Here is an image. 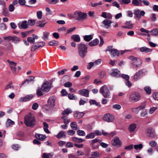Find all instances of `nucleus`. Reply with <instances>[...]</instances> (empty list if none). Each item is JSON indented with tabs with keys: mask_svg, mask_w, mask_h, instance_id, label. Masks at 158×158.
I'll list each match as a JSON object with an SVG mask.
<instances>
[{
	"mask_svg": "<svg viewBox=\"0 0 158 158\" xmlns=\"http://www.w3.org/2000/svg\"><path fill=\"white\" fill-rule=\"evenodd\" d=\"M24 122L25 125L27 127H32L35 125L36 124L34 116L31 114L25 116Z\"/></svg>",
	"mask_w": 158,
	"mask_h": 158,
	"instance_id": "f257e3e1",
	"label": "nucleus"
},
{
	"mask_svg": "<svg viewBox=\"0 0 158 158\" xmlns=\"http://www.w3.org/2000/svg\"><path fill=\"white\" fill-rule=\"evenodd\" d=\"M77 47L79 56L81 58H84L88 52V47L87 45L85 44L80 43L78 45Z\"/></svg>",
	"mask_w": 158,
	"mask_h": 158,
	"instance_id": "f03ea898",
	"label": "nucleus"
},
{
	"mask_svg": "<svg viewBox=\"0 0 158 158\" xmlns=\"http://www.w3.org/2000/svg\"><path fill=\"white\" fill-rule=\"evenodd\" d=\"M68 16H71L72 18H75L77 20H84L86 19L87 15L85 13L77 11L73 15H68Z\"/></svg>",
	"mask_w": 158,
	"mask_h": 158,
	"instance_id": "7ed1b4c3",
	"label": "nucleus"
},
{
	"mask_svg": "<svg viewBox=\"0 0 158 158\" xmlns=\"http://www.w3.org/2000/svg\"><path fill=\"white\" fill-rule=\"evenodd\" d=\"M141 98L140 94L137 92H133L130 94L129 100L132 102H135L139 101Z\"/></svg>",
	"mask_w": 158,
	"mask_h": 158,
	"instance_id": "20e7f679",
	"label": "nucleus"
},
{
	"mask_svg": "<svg viewBox=\"0 0 158 158\" xmlns=\"http://www.w3.org/2000/svg\"><path fill=\"white\" fill-rule=\"evenodd\" d=\"M100 92L105 98H108L110 97V91L107 86L105 85L102 86L100 88Z\"/></svg>",
	"mask_w": 158,
	"mask_h": 158,
	"instance_id": "39448f33",
	"label": "nucleus"
},
{
	"mask_svg": "<svg viewBox=\"0 0 158 158\" xmlns=\"http://www.w3.org/2000/svg\"><path fill=\"white\" fill-rule=\"evenodd\" d=\"M147 73V71L145 69H141L137 72L134 75L133 79L137 81L141 77L146 75Z\"/></svg>",
	"mask_w": 158,
	"mask_h": 158,
	"instance_id": "423d86ee",
	"label": "nucleus"
},
{
	"mask_svg": "<svg viewBox=\"0 0 158 158\" xmlns=\"http://www.w3.org/2000/svg\"><path fill=\"white\" fill-rule=\"evenodd\" d=\"M106 51L110 52V55L113 56H118L119 55V52L118 51L114 48H113L112 46L108 47L106 49Z\"/></svg>",
	"mask_w": 158,
	"mask_h": 158,
	"instance_id": "0eeeda50",
	"label": "nucleus"
},
{
	"mask_svg": "<svg viewBox=\"0 0 158 158\" xmlns=\"http://www.w3.org/2000/svg\"><path fill=\"white\" fill-rule=\"evenodd\" d=\"M103 119L108 122H111L114 120V117L113 115L108 113L104 115Z\"/></svg>",
	"mask_w": 158,
	"mask_h": 158,
	"instance_id": "6e6552de",
	"label": "nucleus"
},
{
	"mask_svg": "<svg viewBox=\"0 0 158 158\" xmlns=\"http://www.w3.org/2000/svg\"><path fill=\"white\" fill-rule=\"evenodd\" d=\"M147 135L149 137L154 138L156 136V134L154 129L151 127L148 128L146 130Z\"/></svg>",
	"mask_w": 158,
	"mask_h": 158,
	"instance_id": "1a4fd4ad",
	"label": "nucleus"
},
{
	"mask_svg": "<svg viewBox=\"0 0 158 158\" xmlns=\"http://www.w3.org/2000/svg\"><path fill=\"white\" fill-rule=\"evenodd\" d=\"M112 143L113 145L116 146L118 147L121 145V142L119 138L117 137H115L112 141Z\"/></svg>",
	"mask_w": 158,
	"mask_h": 158,
	"instance_id": "9d476101",
	"label": "nucleus"
},
{
	"mask_svg": "<svg viewBox=\"0 0 158 158\" xmlns=\"http://www.w3.org/2000/svg\"><path fill=\"white\" fill-rule=\"evenodd\" d=\"M50 88V85L47 81L44 83L42 87L43 91L46 92H48L49 91Z\"/></svg>",
	"mask_w": 158,
	"mask_h": 158,
	"instance_id": "9b49d317",
	"label": "nucleus"
},
{
	"mask_svg": "<svg viewBox=\"0 0 158 158\" xmlns=\"http://www.w3.org/2000/svg\"><path fill=\"white\" fill-rule=\"evenodd\" d=\"M56 99V98L55 97L53 96L50 97L48 101V105L52 107L55 106Z\"/></svg>",
	"mask_w": 158,
	"mask_h": 158,
	"instance_id": "f8f14e48",
	"label": "nucleus"
},
{
	"mask_svg": "<svg viewBox=\"0 0 158 158\" xmlns=\"http://www.w3.org/2000/svg\"><path fill=\"white\" fill-rule=\"evenodd\" d=\"M7 61L9 63V65L13 73L14 74L15 73H16V64L13 61H11L9 60H7Z\"/></svg>",
	"mask_w": 158,
	"mask_h": 158,
	"instance_id": "ddd939ff",
	"label": "nucleus"
},
{
	"mask_svg": "<svg viewBox=\"0 0 158 158\" xmlns=\"http://www.w3.org/2000/svg\"><path fill=\"white\" fill-rule=\"evenodd\" d=\"M89 91L85 89H83L79 91V94L86 97H89Z\"/></svg>",
	"mask_w": 158,
	"mask_h": 158,
	"instance_id": "4468645a",
	"label": "nucleus"
},
{
	"mask_svg": "<svg viewBox=\"0 0 158 158\" xmlns=\"http://www.w3.org/2000/svg\"><path fill=\"white\" fill-rule=\"evenodd\" d=\"M110 74L113 77H118L120 76V72L117 69H114L111 70Z\"/></svg>",
	"mask_w": 158,
	"mask_h": 158,
	"instance_id": "2eb2a0df",
	"label": "nucleus"
},
{
	"mask_svg": "<svg viewBox=\"0 0 158 158\" xmlns=\"http://www.w3.org/2000/svg\"><path fill=\"white\" fill-rule=\"evenodd\" d=\"M145 12L144 11H140L139 9L135 10V14L138 18H140L142 16H144Z\"/></svg>",
	"mask_w": 158,
	"mask_h": 158,
	"instance_id": "dca6fc26",
	"label": "nucleus"
},
{
	"mask_svg": "<svg viewBox=\"0 0 158 158\" xmlns=\"http://www.w3.org/2000/svg\"><path fill=\"white\" fill-rule=\"evenodd\" d=\"M18 26L19 27L20 29H26L28 27L27 22L26 20L22 22L21 23H19Z\"/></svg>",
	"mask_w": 158,
	"mask_h": 158,
	"instance_id": "f3484780",
	"label": "nucleus"
},
{
	"mask_svg": "<svg viewBox=\"0 0 158 158\" xmlns=\"http://www.w3.org/2000/svg\"><path fill=\"white\" fill-rule=\"evenodd\" d=\"M33 97L32 94L27 95L25 97H21L19 99L20 102H27L31 100Z\"/></svg>",
	"mask_w": 158,
	"mask_h": 158,
	"instance_id": "a211bd4d",
	"label": "nucleus"
},
{
	"mask_svg": "<svg viewBox=\"0 0 158 158\" xmlns=\"http://www.w3.org/2000/svg\"><path fill=\"white\" fill-rule=\"evenodd\" d=\"M125 26H123L122 27L124 28L132 29L133 27V24L131 21L126 22L125 23Z\"/></svg>",
	"mask_w": 158,
	"mask_h": 158,
	"instance_id": "6ab92c4d",
	"label": "nucleus"
},
{
	"mask_svg": "<svg viewBox=\"0 0 158 158\" xmlns=\"http://www.w3.org/2000/svg\"><path fill=\"white\" fill-rule=\"evenodd\" d=\"M138 50L141 52L143 53H148L151 52L152 51V49L146 47L139 48Z\"/></svg>",
	"mask_w": 158,
	"mask_h": 158,
	"instance_id": "aec40b11",
	"label": "nucleus"
},
{
	"mask_svg": "<svg viewBox=\"0 0 158 158\" xmlns=\"http://www.w3.org/2000/svg\"><path fill=\"white\" fill-rule=\"evenodd\" d=\"M102 23L104 25L106 28H108L110 26L112 21L106 19L102 22Z\"/></svg>",
	"mask_w": 158,
	"mask_h": 158,
	"instance_id": "412c9836",
	"label": "nucleus"
},
{
	"mask_svg": "<svg viewBox=\"0 0 158 158\" xmlns=\"http://www.w3.org/2000/svg\"><path fill=\"white\" fill-rule=\"evenodd\" d=\"M84 115L83 112L75 111L74 112V117L77 119H79L82 118Z\"/></svg>",
	"mask_w": 158,
	"mask_h": 158,
	"instance_id": "4be33fe9",
	"label": "nucleus"
},
{
	"mask_svg": "<svg viewBox=\"0 0 158 158\" xmlns=\"http://www.w3.org/2000/svg\"><path fill=\"white\" fill-rule=\"evenodd\" d=\"M45 22V20L38 21L36 23V25L37 27H44L45 25L47 23L46 22Z\"/></svg>",
	"mask_w": 158,
	"mask_h": 158,
	"instance_id": "5701e85b",
	"label": "nucleus"
},
{
	"mask_svg": "<svg viewBox=\"0 0 158 158\" xmlns=\"http://www.w3.org/2000/svg\"><path fill=\"white\" fill-rule=\"evenodd\" d=\"M99 41L97 39L93 40L89 43V45L91 47L97 45L99 43Z\"/></svg>",
	"mask_w": 158,
	"mask_h": 158,
	"instance_id": "b1692460",
	"label": "nucleus"
},
{
	"mask_svg": "<svg viewBox=\"0 0 158 158\" xmlns=\"http://www.w3.org/2000/svg\"><path fill=\"white\" fill-rule=\"evenodd\" d=\"M94 35L93 34L89 35H85L84 36L83 38L86 41L89 42L93 39Z\"/></svg>",
	"mask_w": 158,
	"mask_h": 158,
	"instance_id": "393cba45",
	"label": "nucleus"
},
{
	"mask_svg": "<svg viewBox=\"0 0 158 158\" xmlns=\"http://www.w3.org/2000/svg\"><path fill=\"white\" fill-rule=\"evenodd\" d=\"M35 136L37 139L42 141H43L46 138L45 135L39 134H35Z\"/></svg>",
	"mask_w": 158,
	"mask_h": 158,
	"instance_id": "a878e982",
	"label": "nucleus"
},
{
	"mask_svg": "<svg viewBox=\"0 0 158 158\" xmlns=\"http://www.w3.org/2000/svg\"><path fill=\"white\" fill-rule=\"evenodd\" d=\"M72 139L74 142L78 143H81L85 141V140L82 139L77 138L76 137H73Z\"/></svg>",
	"mask_w": 158,
	"mask_h": 158,
	"instance_id": "bb28decb",
	"label": "nucleus"
},
{
	"mask_svg": "<svg viewBox=\"0 0 158 158\" xmlns=\"http://www.w3.org/2000/svg\"><path fill=\"white\" fill-rule=\"evenodd\" d=\"M65 133V132L64 131H61L55 136L58 139H60L62 137H66V135Z\"/></svg>",
	"mask_w": 158,
	"mask_h": 158,
	"instance_id": "cd10ccee",
	"label": "nucleus"
},
{
	"mask_svg": "<svg viewBox=\"0 0 158 158\" xmlns=\"http://www.w3.org/2000/svg\"><path fill=\"white\" fill-rule=\"evenodd\" d=\"M137 125L136 124L133 123L130 125L128 128L129 131L132 132L135 131L136 127Z\"/></svg>",
	"mask_w": 158,
	"mask_h": 158,
	"instance_id": "c85d7f7f",
	"label": "nucleus"
},
{
	"mask_svg": "<svg viewBox=\"0 0 158 158\" xmlns=\"http://www.w3.org/2000/svg\"><path fill=\"white\" fill-rule=\"evenodd\" d=\"M43 125H44V131L47 134L49 133L50 131L48 129V124L44 122L43 123Z\"/></svg>",
	"mask_w": 158,
	"mask_h": 158,
	"instance_id": "c756f323",
	"label": "nucleus"
},
{
	"mask_svg": "<svg viewBox=\"0 0 158 158\" xmlns=\"http://www.w3.org/2000/svg\"><path fill=\"white\" fill-rule=\"evenodd\" d=\"M72 110L69 108H67L64 110L62 112V114L63 115H68L69 114L72 112Z\"/></svg>",
	"mask_w": 158,
	"mask_h": 158,
	"instance_id": "7c9ffc66",
	"label": "nucleus"
},
{
	"mask_svg": "<svg viewBox=\"0 0 158 158\" xmlns=\"http://www.w3.org/2000/svg\"><path fill=\"white\" fill-rule=\"evenodd\" d=\"M142 63V60L139 58H138L136 61V63L134 64V66L136 67H138L141 66Z\"/></svg>",
	"mask_w": 158,
	"mask_h": 158,
	"instance_id": "2f4dec72",
	"label": "nucleus"
},
{
	"mask_svg": "<svg viewBox=\"0 0 158 158\" xmlns=\"http://www.w3.org/2000/svg\"><path fill=\"white\" fill-rule=\"evenodd\" d=\"M61 118L63 120V123L65 124H67L70 122V120L68 119V117L66 116H62L61 117Z\"/></svg>",
	"mask_w": 158,
	"mask_h": 158,
	"instance_id": "473e14b6",
	"label": "nucleus"
},
{
	"mask_svg": "<svg viewBox=\"0 0 158 158\" xmlns=\"http://www.w3.org/2000/svg\"><path fill=\"white\" fill-rule=\"evenodd\" d=\"M71 38L76 42H79L80 40V37L78 35H74L72 36Z\"/></svg>",
	"mask_w": 158,
	"mask_h": 158,
	"instance_id": "72a5a7b5",
	"label": "nucleus"
},
{
	"mask_svg": "<svg viewBox=\"0 0 158 158\" xmlns=\"http://www.w3.org/2000/svg\"><path fill=\"white\" fill-rule=\"evenodd\" d=\"M14 124L15 122L13 121L10 119H8L6 121V126L7 127H8L13 125Z\"/></svg>",
	"mask_w": 158,
	"mask_h": 158,
	"instance_id": "f704fd0d",
	"label": "nucleus"
},
{
	"mask_svg": "<svg viewBox=\"0 0 158 158\" xmlns=\"http://www.w3.org/2000/svg\"><path fill=\"white\" fill-rule=\"evenodd\" d=\"M121 4H128L131 2V0H118Z\"/></svg>",
	"mask_w": 158,
	"mask_h": 158,
	"instance_id": "c9c22d12",
	"label": "nucleus"
},
{
	"mask_svg": "<svg viewBox=\"0 0 158 158\" xmlns=\"http://www.w3.org/2000/svg\"><path fill=\"white\" fill-rule=\"evenodd\" d=\"M95 137V133L94 132L90 133L85 136L86 139H93Z\"/></svg>",
	"mask_w": 158,
	"mask_h": 158,
	"instance_id": "e433bc0d",
	"label": "nucleus"
},
{
	"mask_svg": "<svg viewBox=\"0 0 158 158\" xmlns=\"http://www.w3.org/2000/svg\"><path fill=\"white\" fill-rule=\"evenodd\" d=\"M144 89L146 94H150L152 92V90L151 88L148 86H146L144 87Z\"/></svg>",
	"mask_w": 158,
	"mask_h": 158,
	"instance_id": "4c0bfd02",
	"label": "nucleus"
},
{
	"mask_svg": "<svg viewBox=\"0 0 158 158\" xmlns=\"http://www.w3.org/2000/svg\"><path fill=\"white\" fill-rule=\"evenodd\" d=\"M2 13L5 16H7L9 15V12L8 10L6 7V6H3Z\"/></svg>",
	"mask_w": 158,
	"mask_h": 158,
	"instance_id": "58836bf2",
	"label": "nucleus"
},
{
	"mask_svg": "<svg viewBox=\"0 0 158 158\" xmlns=\"http://www.w3.org/2000/svg\"><path fill=\"white\" fill-rule=\"evenodd\" d=\"M42 88L39 87L36 90V94L38 96H42L43 94L42 92Z\"/></svg>",
	"mask_w": 158,
	"mask_h": 158,
	"instance_id": "ea45409f",
	"label": "nucleus"
},
{
	"mask_svg": "<svg viewBox=\"0 0 158 158\" xmlns=\"http://www.w3.org/2000/svg\"><path fill=\"white\" fill-rule=\"evenodd\" d=\"M29 79H27L23 82L22 84L24 85L25 83H29L30 81H32L34 79L35 77L33 76H30L29 77Z\"/></svg>",
	"mask_w": 158,
	"mask_h": 158,
	"instance_id": "a19ab883",
	"label": "nucleus"
},
{
	"mask_svg": "<svg viewBox=\"0 0 158 158\" xmlns=\"http://www.w3.org/2000/svg\"><path fill=\"white\" fill-rule=\"evenodd\" d=\"M146 104L145 102L142 103L139 106L137 107L139 111L142 110L145 108L146 107Z\"/></svg>",
	"mask_w": 158,
	"mask_h": 158,
	"instance_id": "79ce46f5",
	"label": "nucleus"
},
{
	"mask_svg": "<svg viewBox=\"0 0 158 158\" xmlns=\"http://www.w3.org/2000/svg\"><path fill=\"white\" fill-rule=\"evenodd\" d=\"M140 2L139 0H132V3L135 6H140Z\"/></svg>",
	"mask_w": 158,
	"mask_h": 158,
	"instance_id": "37998d69",
	"label": "nucleus"
},
{
	"mask_svg": "<svg viewBox=\"0 0 158 158\" xmlns=\"http://www.w3.org/2000/svg\"><path fill=\"white\" fill-rule=\"evenodd\" d=\"M70 126L74 130H77V125L75 122L71 123L70 124Z\"/></svg>",
	"mask_w": 158,
	"mask_h": 158,
	"instance_id": "c03bdc74",
	"label": "nucleus"
},
{
	"mask_svg": "<svg viewBox=\"0 0 158 158\" xmlns=\"http://www.w3.org/2000/svg\"><path fill=\"white\" fill-rule=\"evenodd\" d=\"M129 59L132 61L133 64L134 65V64H135L138 58L133 56H131L129 57Z\"/></svg>",
	"mask_w": 158,
	"mask_h": 158,
	"instance_id": "a18cd8bd",
	"label": "nucleus"
},
{
	"mask_svg": "<svg viewBox=\"0 0 158 158\" xmlns=\"http://www.w3.org/2000/svg\"><path fill=\"white\" fill-rule=\"evenodd\" d=\"M69 98L70 100H76L77 99V98L74 94H68Z\"/></svg>",
	"mask_w": 158,
	"mask_h": 158,
	"instance_id": "49530a36",
	"label": "nucleus"
},
{
	"mask_svg": "<svg viewBox=\"0 0 158 158\" xmlns=\"http://www.w3.org/2000/svg\"><path fill=\"white\" fill-rule=\"evenodd\" d=\"M77 133L79 136H85V132L81 130H77Z\"/></svg>",
	"mask_w": 158,
	"mask_h": 158,
	"instance_id": "de8ad7c7",
	"label": "nucleus"
},
{
	"mask_svg": "<svg viewBox=\"0 0 158 158\" xmlns=\"http://www.w3.org/2000/svg\"><path fill=\"white\" fill-rule=\"evenodd\" d=\"M27 22L28 25L30 26L34 25L35 23V20H29Z\"/></svg>",
	"mask_w": 158,
	"mask_h": 158,
	"instance_id": "09e8293b",
	"label": "nucleus"
},
{
	"mask_svg": "<svg viewBox=\"0 0 158 158\" xmlns=\"http://www.w3.org/2000/svg\"><path fill=\"white\" fill-rule=\"evenodd\" d=\"M100 156V153L97 151L92 152L91 154V156L92 157H98Z\"/></svg>",
	"mask_w": 158,
	"mask_h": 158,
	"instance_id": "8fccbe9b",
	"label": "nucleus"
},
{
	"mask_svg": "<svg viewBox=\"0 0 158 158\" xmlns=\"http://www.w3.org/2000/svg\"><path fill=\"white\" fill-rule=\"evenodd\" d=\"M58 42L56 40H52L49 43V44L50 46H56L58 44Z\"/></svg>",
	"mask_w": 158,
	"mask_h": 158,
	"instance_id": "3c124183",
	"label": "nucleus"
},
{
	"mask_svg": "<svg viewBox=\"0 0 158 158\" xmlns=\"http://www.w3.org/2000/svg\"><path fill=\"white\" fill-rule=\"evenodd\" d=\"M143 144L141 143L138 145H135L134 146V148L136 150H140L143 148Z\"/></svg>",
	"mask_w": 158,
	"mask_h": 158,
	"instance_id": "603ef678",
	"label": "nucleus"
},
{
	"mask_svg": "<svg viewBox=\"0 0 158 158\" xmlns=\"http://www.w3.org/2000/svg\"><path fill=\"white\" fill-rule=\"evenodd\" d=\"M89 102L91 105H95L96 106H99V104L96 101L94 100H91L89 101Z\"/></svg>",
	"mask_w": 158,
	"mask_h": 158,
	"instance_id": "864d4df0",
	"label": "nucleus"
},
{
	"mask_svg": "<svg viewBox=\"0 0 158 158\" xmlns=\"http://www.w3.org/2000/svg\"><path fill=\"white\" fill-rule=\"evenodd\" d=\"M131 110L133 113L135 114H138L139 111L137 107L131 108Z\"/></svg>",
	"mask_w": 158,
	"mask_h": 158,
	"instance_id": "5fc2aeb1",
	"label": "nucleus"
},
{
	"mask_svg": "<svg viewBox=\"0 0 158 158\" xmlns=\"http://www.w3.org/2000/svg\"><path fill=\"white\" fill-rule=\"evenodd\" d=\"M36 15L37 18L39 19H41L42 18L43 14L41 11H38L36 13Z\"/></svg>",
	"mask_w": 158,
	"mask_h": 158,
	"instance_id": "6e6d98bb",
	"label": "nucleus"
},
{
	"mask_svg": "<svg viewBox=\"0 0 158 158\" xmlns=\"http://www.w3.org/2000/svg\"><path fill=\"white\" fill-rule=\"evenodd\" d=\"M99 75L100 78H103L106 76V73L105 71H102L99 73Z\"/></svg>",
	"mask_w": 158,
	"mask_h": 158,
	"instance_id": "4d7b16f0",
	"label": "nucleus"
},
{
	"mask_svg": "<svg viewBox=\"0 0 158 158\" xmlns=\"http://www.w3.org/2000/svg\"><path fill=\"white\" fill-rule=\"evenodd\" d=\"M151 32L153 35H158V29L155 28L152 30Z\"/></svg>",
	"mask_w": 158,
	"mask_h": 158,
	"instance_id": "13d9d810",
	"label": "nucleus"
},
{
	"mask_svg": "<svg viewBox=\"0 0 158 158\" xmlns=\"http://www.w3.org/2000/svg\"><path fill=\"white\" fill-rule=\"evenodd\" d=\"M39 48L38 47V46L36 43H35L33 44L32 46L31 50V51H34Z\"/></svg>",
	"mask_w": 158,
	"mask_h": 158,
	"instance_id": "bf43d9fd",
	"label": "nucleus"
},
{
	"mask_svg": "<svg viewBox=\"0 0 158 158\" xmlns=\"http://www.w3.org/2000/svg\"><path fill=\"white\" fill-rule=\"evenodd\" d=\"M14 88V86L13 85H12L11 84H9L5 87V89H13Z\"/></svg>",
	"mask_w": 158,
	"mask_h": 158,
	"instance_id": "052dcab7",
	"label": "nucleus"
},
{
	"mask_svg": "<svg viewBox=\"0 0 158 158\" xmlns=\"http://www.w3.org/2000/svg\"><path fill=\"white\" fill-rule=\"evenodd\" d=\"M6 25L4 23H1L0 24V30L2 31L6 29Z\"/></svg>",
	"mask_w": 158,
	"mask_h": 158,
	"instance_id": "680f3d73",
	"label": "nucleus"
},
{
	"mask_svg": "<svg viewBox=\"0 0 158 158\" xmlns=\"http://www.w3.org/2000/svg\"><path fill=\"white\" fill-rule=\"evenodd\" d=\"M150 146L152 147H156L157 145L156 142L154 141H151L149 143Z\"/></svg>",
	"mask_w": 158,
	"mask_h": 158,
	"instance_id": "e2e57ef3",
	"label": "nucleus"
},
{
	"mask_svg": "<svg viewBox=\"0 0 158 158\" xmlns=\"http://www.w3.org/2000/svg\"><path fill=\"white\" fill-rule=\"evenodd\" d=\"M101 142V140L98 139L96 138L91 140L90 143H98Z\"/></svg>",
	"mask_w": 158,
	"mask_h": 158,
	"instance_id": "0e129e2a",
	"label": "nucleus"
},
{
	"mask_svg": "<svg viewBox=\"0 0 158 158\" xmlns=\"http://www.w3.org/2000/svg\"><path fill=\"white\" fill-rule=\"evenodd\" d=\"M151 20L153 22L156 21V16L155 14L153 13L151 15Z\"/></svg>",
	"mask_w": 158,
	"mask_h": 158,
	"instance_id": "69168bd1",
	"label": "nucleus"
},
{
	"mask_svg": "<svg viewBox=\"0 0 158 158\" xmlns=\"http://www.w3.org/2000/svg\"><path fill=\"white\" fill-rule=\"evenodd\" d=\"M157 107H153L150 109L149 110V113L150 114H152L157 109Z\"/></svg>",
	"mask_w": 158,
	"mask_h": 158,
	"instance_id": "338daca9",
	"label": "nucleus"
},
{
	"mask_svg": "<svg viewBox=\"0 0 158 158\" xmlns=\"http://www.w3.org/2000/svg\"><path fill=\"white\" fill-rule=\"evenodd\" d=\"M94 83L97 85H98L100 84H102V81L98 79H96L94 80Z\"/></svg>",
	"mask_w": 158,
	"mask_h": 158,
	"instance_id": "774afa93",
	"label": "nucleus"
}]
</instances>
